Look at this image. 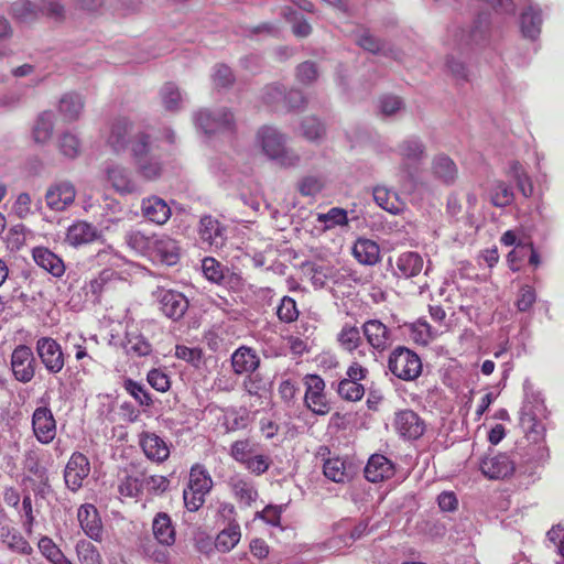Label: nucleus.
Masks as SVG:
<instances>
[{
	"mask_svg": "<svg viewBox=\"0 0 564 564\" xmlns=\"http://www.w3.org/2000/svg\"><path fill=\"white\" fill-rule=\"evenodd\" d=\"M77 555L80 564H104L98 550L90 542H79L77 544Z\"/></svg>",
	"mask_w": 564,
	"mask_h": 564,
	"instance_id": "052dcab7",
	"label": "nucleus"
},
{
	"mask_svg": "<svg viewBox=\"0 0 564 564\" xmlns=\"http://www.w3.org/2000/svg\"><path fill=\"white\" fill-rule=\"evenodd\" d=\"M79 524L84 532L93 540L100 541L102 536V523L97 508L86 503L79 507L77 512Z\"/></svg>",
	"mask_w": 564,
	"mask_h": 564,
	"instance_id": "393cba45",
	"label": "nucleus"
},
{
	"mask_svg": "<svg viewBox=\"0 0 564 564\" xmlns=\"http://www.w3.org/2000/svg\"><path fill=\"white\" fill-rule=\"evenodd\" d=\"M160 304V311L173 321H180L188 310V300L177 291L159 286L152 293Z\"/></svg>",
	"mask_w": 564,
	"mask_h": 564,
	"instance_id": "0eeeda50",
	"label": "nucleus"
},
{
	"mask_svg": "<svg viewBox=\"0 0 564 564\" xmlns=\"http://www.w3.org/2000/svg\"><path fill=\"white\" fill-rule=\"evenodd\" d=\"M32 429L36 440L50 444L56 435V421L47 406L36 408L32 415Z\"/></svg>",
	"mask_w": 564,
	"mask_h": 564,
	"instance_id": "2eb2a0df",
	"label": "nucleus"
},
{
	"mask_svg": "<svg viewBox=\"0 0 564 564\" xmlns=\"http://www.w3.org/2000/svg\"><path fill=\"white\" fill-rule=\"evenodd\" d=\"M422 368L420 356L408 347L398 346L389 355L388 369L400 380L417 379L422 373Z\"/></svg>",
	"mask_w": 564,
	"mask_h": 564,
	"instance_id": "39448f33",
	"label": "nucleus"
},
{
	"mask_svg": "<svg viewBox=\"0 0 564 564\" xmlns=\"http://www.w3.org/2000/svg\"><path fill=\"white\" fill-rule=\"evenodd\" d=\"M10 12L21 23H33L41 17L40 6L31 0H15Z\"/></svg>",
	"mask_w": 564,
	"mask_h": 564,
	"instance_id": "e433bc0d",
	"label": "nucleus"
},
{
	"mask_svg": "<svg viewBox=\"0 0 564 564\" xmlns=\"http://www.w3.org/2000/svg\"><path fill=\"white\" fill-rule=\"evenodd\" d=\"M536 301L535 290L530 285H523L518 292L516 306L520 312H528Z\"/></svg>",
	"mask_w": 564,
	"mask_h": 564,
	"instance_id": "338daca9",
	"label": "nucleus"
},
{
	"mask_svg": "<svg viewBox=\"0 0 564 564\" xmlns=\"http://www.w3.org/2000/svg\"><path fill=\"white\" fill-rule=\"evenodd\" d=\"M154 240V235H147L141 230H131L126 234L124 241L135 252L149 257L152 245Z\"/></svg>",
	"mask_w": 564,
	"mask_h": 564,
	"instance_id": "37998d69",
	"label": "nucleus"
},
{
	"mask_svg": "<svg viewBox=\"0 0 564 564\" xmlns=\"http://www.w3.org/2000/svg\"><path fill=\"white\" fill-rule=\"evenodd\" d=\"M373 199L379 207L393 215L400 214L405 206L395 192L384 186L373 188Z\"/></svg>",
	"mask_w": 564,
	"mask_h": 564,
	"instance_id": "f704fd0d",
	"label": "nucleus"
},
{
	"mask_svg": "<svg viewBox=\"0 0 564 564\" xmlns=\"http://www.w3.org/2000/svg\"><path fill=\"white\" fill-rule=\"evenodd\" d=\"M203 272L206 279L218 284H226L232 278L229 270L225 271L221 263L214 258H205L203 260Z\"/></svg>",
	"mask_w": 564,
	"mask_h": 564,
	"instance_id": "09e8293b",
	"label": "nucleus"
},
{
	"mask_svg": "<svg viewBox=\"0 0 564 564\" xmlns=\"http://www.w3.org/2000/svg\"><path fill=\"white\" fill-rule=\"evenodd\" d=\"M98 229L87 221H76L68 227L66 241L74 247L93 242L100 237Z\"/></svg>",
	"mask_w": 564,
	"mask_h": 564,
	"instance_id": "cd10ccee",
	"label": "nucleus"
},
{
	"mask_svg": "<svg viewBox=\"0 0 564 564\" xmlns=\"http://www.w3.org/2000/svg\"><path fill=\"white\" fill-rule=\"evenodd\" d=\"M490 202L496 207H507L512 204L514 194L510 185L503 181H495L489 191Z\"/></svg>",
	"mask_w": 564,
	"mask_h": 564,
	"instance_id": "49530a36",
	"label": "nucleus"
},
{
	"mask_svg": "<svg viewBox=\"0 0 564 564\" xmlns=\"http://www.w3.org/2000/svg\"><path fill=\"white\" fill-rule=\"evenodd\" d=\"M106 175L116 192L126 195L137 191V184L126 167L117 164L109 165L106 169Z\"/></svg>",
	"mask_w": 564,
	"mask_h": 564,
	"instance_id": "c85d7f7f",
	"label": "nucleus"
},
{
	"mask_svg": "<svg viewBox=\"0 0 564 564\" xmlns=\"http://www.w3.org/2000/svg\"><path fill=\"white\" fill-rule=\"evenodd\" d=\"M241 531L239 523L232 521L229 522L228 525L223 529L215 540V547L219 552H229L232 550L237 543L240 541Z\"/></svg>",
	"mask_w": 564,
	"mask_h": 564,
	"instance_id": "ea45409f",
	"label": "nucleus"
},
{
	"mask_svg": "<svg viewBox=\"0 0 564 564\" xmlns=\"http://www.w3.org/2000/svg\"><path fill=\"white\" fill-rule=\"evenodd\" d=\"M11 370L15 380L30 382L36 370V359L32 349L26 345L17 346L11 354Z\"/></svg>",
	"mask_w": 564,
	"mask_h": 564,
	"instance_id": "6e6552de",
	"label": "nucleus"
},
{
	"mask_svg": "<svg viewBox=\"0 0 564 564\" xmlns=\"http://www.w3.org/2000/svg\"><path fill=\"white\" fill-rule=\"evenodd\" d=\"M352 254L359 263L366 265H375L380 261V248L370 239H358L354 245Z\"/></svg>",
	"mask_w": 564,
	"mask_h": 564,
	"instance_id": "72a5a7b5",
	"label": "nucleus"
},
{
	"mask_svg": "<svg viewBox=\"0 0 564 564\" xmlns=\"http://www.w3.org/2000/svg\"><path fill=\"white\" fill-rule=\"evenodd\" d=\"M84 109V100L78 94H65L58 106V111L66 121H75L79 118Z\"/></svg>",
	"mask_w": 564,
	"mask_h": 564,
	"instance_id": "4c0bfd02",
	"label": "nucleus"
},
{
	"mask_svg": "<svg viewBox=\"0 0 564 564\" xmlns=\"http://www.w3.org/2000/svg\"><path fill=\"white\" fill-rule=\"evenodd\" d=\"M126 352L131 356L143 357L152 351V345L138 332H128L123 345Z\"/></svg>",
	"mask_w": 564,
	"mask_h": 564,
	"instance_id": "79ce46f5",
	"label": "nucleus"
},
{
	"mask_svg": "<svg viewBox=\"0 0 564 564\" xmlns=\"http://www.w3.org/2000/svg\"><path fill=\"white\" fill-rule=\"evenodd\" d=\"M243 390L249 394L262 398L270 391L271 381L268 377L262 375L259 369L246 375L242 382Z\"/></svg>",
	"mask_w": 564,
	"mask_h": 564,
	"instance_id": "58836bf2",
	"label": "nucleus"
},
{
	"mask_svg": "<svg viewBox=\"0 0 564 564\" xmlns=\"http://www.w3.org/2000/svg\"><path fill=\"white\" fill-rule=\"evenodd\" d=\"M39 549L54 564H72L50 538H42L39 541Z\"/></svg>",
	"mask_w": 564,
	"mask_h": 564,
	"instance_id": "6e6d98bb",
	"label": "nucleus"
},
{
	"mask_svg": "<svg viewBox=\"0 0 564 564\" xmlns=\"http://www.w3.org/2000/svg\"><path fill=\"white\" fill-rule=\"evenodd\" d=\"M299 314L295 300L291 296H283L276 307L278 318L282 323L290 324L297 319Z\"/></svg>",
	"mask_w": 564,
	"mask_h": 564,
	"instance_id": "5fc2aeb1",
	"label": "nucleus"
},
{
	"mask_svg": "<svg viewBox=\"0 0 564 564\" xmlns=\"http://www.w3.org/2000/svg\"><path fill=\"white\" fill-rule=\"evenodd\" d=\"M323 474L334 482L344 484L352 478L354 473L351 465L347 464L346 460L340 457H333L324 462Z\"/></svg>",
	"mask_w": 564,
	"mask_h": 564,
	"instance_id": "2f4dec72",
	"label": "nucleus"
},
{
	"mask_svg": "<svg viewBox=\"0 0 564 564\" xmlns=\"http://www.w3.org/2000/svg\"><path fill=\"white\" fill-rule=\"evenodd\" d=\"M337 393L346 401L356 402L362 399L365 388L361 383L351 379H343L337 386Z\"/></svg>",
	"mask_w": 564,
	"mask_h": 564,
	"instance_id": "603ef678",
	"label": "nucleus"
},
{
	"mask_svg": "<svg viewBox=\"0 0 564 564\" xmlns=\"http://www.w3.org/2000/svg\"><path fill=\"white\" fill-rule=\"evenodd\" d=\"M306 392L305 404L317 415H325L330 411L329 402L324 393L325 382L317 375H308L305 378Z\"/></svg>",
	"mask_w": 564,
	"mask_h": 564,
	"instance_id": "9b49d317",
	"label": "nucleus"
},
{
	"mask_svg": "<svg viewBox=\"0 0 564 564\" xmlns=\"http://www.w3.org/2000/svg\"><path fill=\"white\" fill-rule=\"evenodd\" d=\"M358 45L372 54H382L395 58L398 53L394 48L387 45L384 41L373 36L369 32H364L357 41Z\"/></svg>",
	"mask_w": 564,
	"mask_h": 564,
	"instance_id": "a19ab883",
	"label": "nucleus"
},
{
	"mask_svg": "<svg viewBox=\"0 0 564 564\" xmlns=\"http://www.w3.org/2000/svg\"><path fill=\"white\" fill-rule=\"evenodd\" d=\"M141 212L147 220L156 225H164L172 215L167 203L155 195L142 199Z\"/></svg>",
	"mask_w": 564,
	"mask_h": 564,
	"instance_id": "5701e85b",
	"label": "nucleus"
},
{
	"mask_svg": "<svg viewBox=\"0 0 564 564\" xmlns=\"http://www.w3.org/2000/svg\"><path fill=\"white\" fill-rule=\"evenodd\" d=\"M424 267L422 256L414 251L401 253L395 261V274L399 278H413L421 273Z\"/></svg>",
	"mask_w": 564,
	"mask_h": 564,
	"instance_id": "c756f323",
	"label": "nucleus"
},
{
	"mask_svg": "<svg viewBox=\"0 0 564 564\" xmlns=\"http://www.w3.org/2000/svg\"><path fill=\"white\" fill-rule=\"evenodd\" d=\"M149 258L166 265L176 264L180 259V247L177 241L169 236L154 235Z\"/></svg>",
	"mask_w": 564,
	"mask_h": 564,
	"instance_id": "f3484780",
	"label": "nucleus"
},
{
	"mask_svg": "<svg viewBox=\"0 0 564 564\" xmlns=\"http://www.w3.org/2000/svg\"><path fill=\"white\" fill-rule=\"evenodd\" d=\"M139 443L144 455L153 462L163 463L170 456L169 444L155 433L143 432Z\"/></svg>",
	"mask_w": 564,
	"mask_h": 564,
	"instance_id": "412c9836",
	"label": "nucleus"
},
{
	"mask_svg": "<svg viewBox=\"0 0 564 564\" xmlns=\"http://www.w3.org/2000/svg\"><path fill=\"white\" fill-rule=\"evenodd\" d=\"M520 24L523 36L530 40H535L541 32V10L533 6H529L521 14Z\"/></svg>",
	"mask_w": 564,
	"mask_h": 564,
	"instance_id": "c9c22d12",
	"label": "nucleus"
},
{
	"mask_svg": "<svg viewBox=\"0 0 564 564\" xmlns=\"http://www.w3.org/2000/svg\"><path fill=\"white\" fill-rule=\"evenodd\" d=\"M225 227L214 217L206 215L199 220L198 234L203 243L219 249L226 241Z\"/></svg>",
	"mask_w": 564,
	"mask_h": 564,
	"instance_id": "6ab92c4d",
	"label": "nucleus"
},
{
	"mask_svg": "<svg viewBox=\"0 0 564 564\" xmlns=\"http://www.w3.org/2000/svg\"><path fill=\"white\" fill-rule=\"evenodd\" d=\"M547 417V409L539 393H527L520 410V426L530 445L527 448L525 463L531 464L538 459L535 452H541V443L544 440L545 425L543 420Z\"/></svg>",
	"mask_w": 564,
	"mask_h": 564,
	"instance_id": "f257e3e1",
	"label": "nucleus"
},
{
	"mask_svg": "<svg viewBox=\"0 0 564 564\" xmlns=\"http://www.w3.org/2000/svg\"><path fill=\"white\" fill-rule=\"evenodd\" d=\"M361 330L369 346L378 352L387 350L392 344L391 329L379 319H368Z\"/></svg>",
	"mask_w": 564,
	"mask_h": 564,
	"instance_id": "dca6fc26",
	"label": "nucleus"
},
{
	"mask_svg": "<svg viewBox=\"0 0 564 564\" xmlns=\"http://www.w3.org/2000/svg\"><path fill=\"white\" fill-rule=\"evenodd\" d=\"M163 107L167 111H178L182 107V94L174 83H165L160 90Z\"/></svg>",
	"mask_w": 564,
	"mask_h": 564,
	"instance_id": "3c124183",
	"label": "nucleus"
},
{
	"mask_svg": "<svg viewBox=\"0 0 564 564\" xmlns=\"http://www.w3.org/2000/svg\"><path fill=\"white\" fill-rule=\"evenodd\" d=\"M58 149L64 156L75 159L80 153V141L73 133H63L58 138Z\"/></svg>",
	"mask_w": 564,
	"mask_h": 564,
	"instance_id": "4d7b16f0",
	"label": "nucleus"
},
{
	"mask_svg": "<svg viewBox=\"0 0 564 564\" xmlns=\"http://www.w3.org/2000/svg\"><path fill=\"white\" fill-rule=\"evenodd\" d=\"M302 133L307 140L315 141L325 134V127L316 117H307L302 122Z\"/></svg>",
	"mask_w": 564,
	"mask_h": 564,
	"instance_id": "e2e57ef3",
	"label": "nucleus"
},
{
	"mask_svg": "<svg viewBox=\"0 0 564 564\" xmlns=\"http://www.w3.org/2000/svg\"><path fill=\"white\" fill-rule=\"evenodd\" d=\"M491 28L489 14L481 13L468 29H462L455 34L456 47L460 53L468 54L486 47L490 42Z\"/></svg>",
	"mask_w": 564,
	"mask_h": 564,
	"instance_id": "20e7f679",
	"label": "nucleus"
},
{
	"mask_svg": "<svg viewBox=\"0 0 564 564\" xmlns=\"http://www.w3.org/2000/svg\"><path fill=\"white\" fill-rule=\"evenodd\" d=\"M152 531L159 544L171 546L175 543V528L166 512H159L152 521Z\"/></svg>",
	"mask_w": 564,
	"mask_h": 564,
	"instance_id": "7c9ffc66",
	"label": "nucleus"
},
{
	"mask_svg": "<svg viewBox=\"0 0 564 564\" xmlns=\"http://www.w3.org/2000/svg\"><path fill=\"white\" fill-rule=\"evenodd\" d=\"M261 365V359L257 351L250 347L241 346L237 348L231 355L232 371L237 376L247 375L258 370Z\"/></svg>",
	"mask_w": 564,
	"mask_h": 564,
	"instance_id": "4be33fe9",
	"label": "nucleus"
},
{
	"mask_svg": "<svg viewBox=\"0 0 564 564\" xmlns=\"http://www.w3.org/2000/svg\"><path fill=\"white\" fill-rule=\"evenodd\" d=\"M76 188L69 181H57L48 186L45 193V202L50 209L63 212L75 200Z\"/></svg>",
	"mask_w": 564,
	"mask_h": 564,
	"instance_id": "f8f14e48",
	"label": "nucleus"
},
{
	"mask_svg": "<svg viewBox=\"0 0 564 564\" xmlns=\"http://www.w3.org/2000/svg\"><path fill=\"white\" fill-rule=\"evenodd\" d=\"M337 341L341 349L352 352L362 345V337L358 327L345 324L337 335Z\"/></svg>",
	"mask_w": 564,
	"mask_h": 564,
	"instance_id": "c03bdc74",
	"label": "nucleus"
},
{
	"mask_svg": "<svg viewBox=\"0 0 564 564\" xmlns=\"http://www.w3.org/2000/svg\"><path fill=\"white\" fill-rule=\"evenodd\" d=\"M257 140L263 153L283 167H294L300 163V155L285 147L286 138L273 127L259 129Z\"/></svg>",
	"mask_w": 564,
	"mask_h": 564,
	"instance_id": "f03ea898",
	"label": "nucleus"
},
{
	"mask_svg": "<svg viewBox=\"0 0 564 564\" xmlns=\"http://www.w3.org/2000/svg\"><path fill=\"white\" fill-rule=\"evenodd\" d=\"M393 474V464L381 454H373L370 456L365 467V477L371 482L382 481L392 477Z\"/></svg>",
	"mask_w": 564,
	"mask_h": 564,
	"instance_id": "bb28decb",
	"label": "nucleus"
},
{
	"mask_svg": "<svg viewBox=\"0 0 564 564\" xmlns=\"http://www.w3.org/2000/svg\"><path fill=\"white\" fill-rule=\"evenodd\" d=\"M394 429L406 440H417L425 431V423L413 410H402L395 413Z\"/></svg>",
	"mask_w": 564,
	"mask_h": 564,
	"instance_id": "4468645a",
	"label": "nucleus"
},
{
	"mask_svg": "<svg viewBox=\"0 0 564 564\" xmlns=\"http://www.w3.org/2000/svg\"><path fill=\"white\" fill-rule=\"evenodd\" d=\"M517 462L507 454L499 453L491 457H486L480 463L481 473L489 479H503L513 474Z\"/></svg>",
	"mask_w": 564,
	"mask_h": 564,
	"instance_id": "a211bd4d",
	"label": "nucleus"
},
{
	"mask_svg": "<svg viewBox=\"0 0 564 564\" xmlns=\"http://www.w3.org/2000/svg\"><path fill=\"white\" fill-rule=\"evenodd\" d=\"M132 155L139 173L147 180L158 178L163 170L161 155L156 153L151 137L139 133L132 143Z\"/></svg>",
	"mask_w": 564,
	"mask_h": 564,
	"instance_id": "7ed1b4c3",
	"label": "nucleus"
},
{
	"mask_svg": "<svg viewBox=\"0 0 564 564\" xmlns=\"http://www.w3.org/2000/svg\"><path fill=\"white\" fill-rule=\"evenodd\" d=\"M254 453L253 444L250 440H239L232 443L230 447L231 457L241 464L245 463L252 456Z\"/></svg>",
	"mask_w": 564,
	"mask_h": 564,
	"instance_id": "680f3d73",
	"label": "nucleus"
},
{
	"mask_svg": "<svg viewBox=\"0 0 564 564\" xmlns=\"http://www.w3.org/2000/svg\"><path fill=\"white\" fill-rule=\"evenodd\" d=\"M54 113L52 111L42 112L34 124L33 138L37 143H45L51 139L54 128Z\"/></svg>",
	"mask_w": 564,
	"mask_h": 564,
	"instance_id": "de8ad7c7",
	"label": "nucleus"
},
{
	"mask_svg": "<svg viewBox=\"0 0 564 564\" xmlns=\"http://www.w3.org/2000/svg\"><path fill=\"white\" fill-rule=\"evenodd\" d=\"M36 352L51 375L62 371L65 365V356L61 345L51 337H41L36 341Z\"/></svg>",
	"mask_w": 564,
	"mask_h": 564,
	"instance_id": "9d476101",
	"label": "nucleus"
},
{
	"mask_svg": "<svg viewBox=\"0 0 564 564\" xmlns=\"http://www.w3.org/2000/svg\"><path fill=\"white\" fill-rule=\"evenodd\" d=\"M323 181L317 176H304L297 183V189L303 196H315L323 189Z\"/></svg>",
	"mask_w": 564,
	"mask_h": 564,
	"instance_id": "69168bd1",
	"label": "nucleus"
},
{
	"mask_svg": "<svg viewBox=\"0 0 564 564\" xmlns=\"http://www.w3.org/2000/svg\"><path fill=\"white\" fill-rule=\"evenodd\" d=\"M1 538L2 543L14 552L21 554H30L32 552L29 542L14 529L2 528Z\"/></svg>",
	"mask_w": 564,
	"mask_h": 564,
	"instance_id": "8fccbe9b",
	"label": "nucleus"
},
{
	"mask_svg": "<svg viewBox=\"0 0 564 564\" xmlns=\"http://www.w3.org/2000/svg\"><path fill=\"white\" fill-rule=\"evenodd\" d=\"M123 388L124 390L131 395L134 398V400L140 404V405H145V406H149L150 404H152V399H151V395L150 393L145 390L144 386L132 380V379H127L124 380L123 382Z\"/></svg>",
	"mask_w": 564,
	"mask_h": 564,
	"instance_id": "bf43d9fd",
	"label": "nucleus"
},
{
	"mask_svg": "<svg viewBox=\"0 0 564 564\" xmlns=\"http://www.w3.org/2000/svg\"><path fill=\"white\" fill-rule=\"evenodd\" d=\"M187 486L198 492L207 495L213 488V480L205 467L196 464L191 468Z\"/></svg>",
	"mask_w": 564,
	"mask_h": 564,
	"instance_id": "a18cd8bd",
	"label": "nucleus"
},
{
	"mask_svg": "<svg viewBox=\"0 0 564 564\" xmlns=\"http://www.w3.org/2000/svg\"><path fill=\"white\" fill-rule=\"evenodd\" d=\"M32 257L34 262L52 274L54 278H62L65 273L66 265L63 259L51 251L46 247H35L32 250Z\"/></svg>",
	"mask_w": 564,
	"mask_h": 564,
	"instance_id": "b1692460",
	"label": "nucleus"
},
{
	"mask_svg": "<svg viewBox=\"0 0 564 564\" xmlns=\"http://www.w3.org/2000/svg\"><path fill=\"white\" fill-rule=\"evenodd\" d=\"M229 487L239 503L250 507L259 497L253 481L240 475L230 477Z\"/></svg>",
	"mask_w": 564,
	"mask_h": 564,
	"instance_id": "a878e982",
	"label": "nucleus"
},
{
	"mask_svg": "<svg viewBox=\"0 0 564 564\" xmlns=\"http://www.w3.org/2000/svg\"><path fill=\"white\" fill-rule=\"evenodd\" d=\"M398 154L404 167L416 166L426 158V147L419 137H408L398 144Z\"/></svg>",
	"mask_w": 564,
	"mask_h": 564,
	"instance_id": "aec40b11",
	"label": "nucleus"
},
{
	"mask_svg": "<svg viewBox=\"0 0 564 564\" xmlns=\"http://www.w3.org/2000/svg\"><path fill=\"white\" fill-rule=\"evenodd\" d=\"M90 473V464L88 458L79 452H75L69 457L65 470L64 480L66 487L76 492L83 486V481Z\"/></svg>",
	"mask_w": 564,
	"mask_h": 564,
	"instance_id": "ddd939ff",
	"label": "nucleus"
},
{
	"mask_svg": "<svg viewBox=\"0 0 564 564\" xmlns=\"http://www.w3.org/2000/svg\"><path fill=\"white\" fill-rule=\"evenodd\" d=\"M432 173L435 178L446 185L453 184L458 176L455 162L445 154H438L433 159Z\"/></svg>",
	"mask_w": 564,
	"mask_h": 564,
	"instance_id": "473e14b6",
	"label": "nucleus"
},
{
	"mask_svg": "<svg viewBox=\"0 0 564 564\" xmlns=\"http://www.w3.org/2000/svg\"><path fill=\"white\" fill-rule=\"evenodd\" d=\"M317 221L325 224V230L338 225H346L348 223L347 212L343 208L333 207L325 214H318Z\"/></svg>",
	"mask_w": 564,
	"mask_h": 564,
	"instance_id": "13d9d810",
	"label": "nucleus"
},
{
	"mask_svg": "<svg viewBox=\"0 0 564 564\" xmlns=\"http://www.w3.org/2000/svg\"><path fill=\"white\" fill-rule=\"evenodd\" d=\"M196 126L206 134L218 131L234 132L236 128L234 115L226 108L212 111L202 109L195 113Z\"/></svg>",
	"mask_w": 564,
	"mask_h": 564,
	"instance_id": "423d86ee",
	"label": "nucleus"
},
{
	"mask_svg": "<svg viewBox=\"0 0 564 564\" xmlns=\"http://www.w3.org/2000/svg\"><path fill=\"white\" fill-rule=\"evenodd\" d=\"M41 17H45L55 23H63L66 19V8L61 0H44L42 2Z\"/></svg>",
	"mask_w": 564,
	"mask_h": 564,
	"instance_id": "864d4df0",
	"label": "nucleus"
},
{
	"mask_svg": "<svg viewBox=\"0 0 564 564\" xmlns=\"http://www.w3.org/2000/svg\"><path fill=\"white\" fill-rule=\"evenodd\" d=\"M446 67L457 82L468 80V68L466 64L462 59L455 58L453 54L446 57Z\"/></svg>",
	"mask_w": 564,
	"mask_h": 564,
	"instance_id": "774afa93",
	"label": "nucleus"
},
{
	"mask_svg": "<svg viewBox=\"0 0 564 564\" xmlns=\"http://www.w3.org/2000/svg\"><path fill=\"white\" fill-rule=\"evenodd\" d=\"M143 488V480H140L138 477L126 476L119 487V494L124 497L134 498L138 497Z\"/></svg>",
	"mask_w": 564,
	"mask_h": 564,
	"instance_id": "0e129e2a",
	"label": "nucleus"
},
{
	"mask_svg": "<svg viewBox=\"0 0 564 564\" xmlns=\"http://www.w3.org/2000/svg\"><path fill=\"white\" fill-rule=\"evenodd\" d=\"M139 133L143 132L139 131L134 133L133 123L129 119L123 117L117 118L110 124V130L106 142L115 153H121L126 151L129 145L132 150V143L135 139V135Z\"/></svg>",
	"mask_w": 564,
	"mask_h": 564,
	"instance_id": "1a4fd4ad",
	"label": "nucleus"
}]
</instances>
